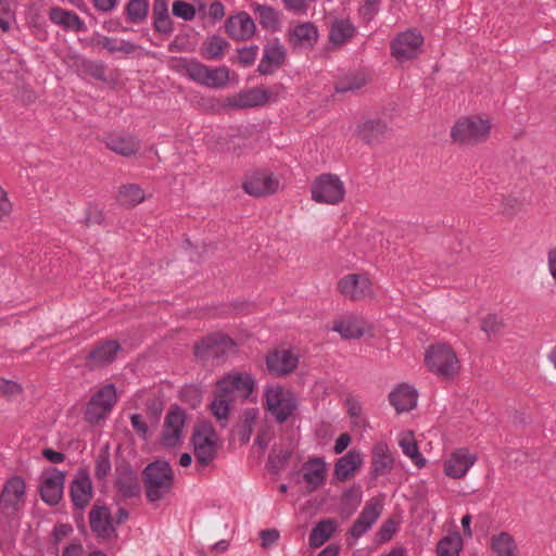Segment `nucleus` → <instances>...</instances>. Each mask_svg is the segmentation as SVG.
<instances>
[{
    "label": "nucleus",
    "mask_w": 556,
    "mask_h": 556,
    "mask_svg": "<svg viewBox=\"0 0 556 556\" xmlns=\"http://www.w3.org/2000/svg\"><path fill=\"white\" fill-rule=\"evenodd\" d=\"M477 459V455L470 453L468 448H457L444 462V473L450 478L460 479L467 475Z\"/></svg>",
    "instance_id": "nucleus-20"
},
{
    "label": "nucleus",
    "mask_w": 556,
    "mask_h": 556,
    "mask_svg": "<svg viewBox=\"0 0 556 556\" xmlns=\"http://www.w3.org/2000/svg\"><path fill=\"white\" fill-rule=\"evenodd\" d=\"M149 12L147 0H130L126 5V17L131 23H141Z\"/></svg>",
    "instance_id": "nucleus-45"
},
{
    "label": "nucleus",
    "mask_w": 556,
    "mask_h": 556,
    "mask_svg": "<svg viewBox=\"0 0 556 556\" xmlns=\"http://www.w3.org/2000/svg\"><path fill=\"white\" fill-rule=\"evenodd\" d=\"M112 470L110 453L106 450H102L96 457L94 460V478L99 481H103L108 478Z\"/></svg>",
    "instance_id": "nucleus-47"
},
{
    "label": "nucleus",
    "mask_w": 556,
    "mask_h": 556,
    "mask_svg": "<svg viewBox=\"0 0 556 556\" xmlns=\"http://www.w3.org/2000/svg\"><path fill=\"white\" fill-rule=\"evenodd\" d=\"M491 547L495 556H514L516 543L507 532H501L492 538Z\"/></svg>",
    "instance_id": "nucleus-42"
},
{
    "label": "nucleus",
    "mask_w": 556,
    "mask_h": 556,
    "mask_svg": "<svg viewBox=\"0 0 556 556\" xmlns=\"http://www.w3.org/2000/svg\"><path fill=\"white\" fill-rule=\"evenodd\" d=\"M547 266L552 278L556 282V248L551 249L547 253Z\"/></svg>",
    "instance_id": "nucleus-64"
},
{
    "label": "nucleus",
    "mask_w": 556,
    "mask_h": 556,
    "mask_svg": "<svg viewBox=\"0 0 556 556\" xmlns=\"http://www.w3.org/2000/svg\"><path fill=\"white\" fill-rule=\"evenodd\" d=\"M332 330L343 339H358L364 334V323L355 316H345L333 325Z\"/></svg>",
    "instance_id": "nucleus-35"
},
{
    "label": "nucleus",
    "mask_w": 556,
    "mask_h": 556,
    "mask_svg": "<svg viewBox=\"0 0 556 556\" xmlns=\"http://www.w3.org/2000/svg\"><path fill=\"white\" fill-rule=\"evenodd\" d=\"M71 501L75 509L84 511L93 496V486L86 469H79L70 485Z\"/></svg>",
    "instance_id": "nucleus-14"
},
{
    "label": "nucleus",
    "mask_w": 556,
    "mask_h": 556,
    "mask_svg": "<svg viewBox=\"0 0 556 556\" xmlns=\"http://www.w3.org/2000/svg\"><path fill=\"white\" fill-rule=\"evenodd\" d=\"M84 71L92 78L102 83L108 81L106 66L102 62L87 60L83 63Z\"/></svg>",
    "instance_id": "nucleus-50"
},
{
    "label": "nucleus",
    "mask_w": 556,
    "mask_h": 556,
    "mask_svg": "<svg viewBox=\"0 0 556 556\" xmlns=\"http://www.w3.org/2000/svg\"><path fill=\"white\" fill-rule=\"evenodd\" d=\"M338 522L332 518L323 519L312 529L308 542L312 547H320L337 531Z\"/></svg>",
    "instance_id": "nucleus-34"
},
{
    "label": "nucleus",
    "mask_w": 556,
    "mask_h": 556,
    "mask_svg": "<svg viewBox=\"0 0 556 556\" xmlns=\"http://www.w3.org/2000/svg\"><path fill=\"white\" fill-rule=\"evenodd\" d=\"M291 457V453L287 450H281L275 455H270L268 458L269 469L274 472H278L283 468Z\"/></svg>",
    "instance_id": "nucleus-53"
},
{
    "label": "nucleus",
    "mask_w": 556,
    "mask_h": 556,
    "mask_svg": "<svg viewBox=\"0 0 556 556\" xmlns=\"http://www.w3.org/2000/svg\"><path fill=\"white\" fill-rule=\"evenodd\" d=\"M299 363V357L289 350H275L266 356V366L270 374L278 377L292 372Z\"/></svg>",
    "instance_id": "nucleus-24"
},
{
    "label": "nucleus",
    "mask_w": 556,
    "mask_h": 556,
    "mask_svg": "<svg viewBox=\"0 0 556 556\" xmlns=\"http://www.w3.org/2000/svg\"><path fill=\"white\" fill-rule=\"evenodd\" d=\"M399 445L405 456L412 459V462L418 467H425L427 460L419 452L417 442L410 432L402 433L399 438Z\"/></svg>",
    "instance_id": "nucleus-37"
},
{
    "label": "nucleus",
    "mask_w": 556,
    "mask_h": 556,
    "mask_svg": "<svg viewBox=\"0 0 556 556\" xmlns=\"http://www.w3.org/2000/svg\"><path fill=\"white\" fill-rule=\"evenodd\" d=\"M65 475L59 469H50L42 473L40 484L41 500L50 505H56L62 498Z\"/></svg>",
    "instance_id": "nucleus-16"
},
{
    "label": "nucleus",
    "mask_w": 556,
    "mask_h": 556,
    "mask_svg": "<svg viewBox=\"0 0 556 556\" xmlns=\"http://www.w3.org/2000/svg\"><path fill=\"white\" fill-rule=\"evenodd\" d=\"M100 45L112 54H131L137 48L136 45L129 40L116 39L108 36L101 39Z\"/></svg>",
    "instance_id": "nucleus-44"
},
{
    "label": "nucleus",
    "mask_w": 556,
    "mask_h": 556,
    "mask_svg": "<svg viewBox=\"0 0 556 556\" xmlns=\"http://www.w3.org/2000/svg\"><path fill=\"white\" fill-rule=\"evenodd\" d=\"M117 402V393L114 384L101 387L89 400L86 407V420L90 424H99L106 418Z\"/></svg>",
    "instance_id": "nucleus-10"
},
{
    "label": "nucleus",
    "mask_w": 556,
    "mask_h": 556,
    "mask_svg": "<svg viewBox=\"0 0 556 556\" xmlns=\"http://www.w3.org/2000/svg\"><path fill=\"white\" fill-rule=\"evenodd\" d=\"M172 12L174 16L184 21H192L195 17V5L182 0H176L172 5Z\"/></svg>",
    "instance_id": "nucleus-49"
},
{
    "label": "nucleus",
    "mask_w": 556,
    "mask_h": 556,
    "mask_svg": "<svg viewBox=\"0 0 556 556\" xmlns=\"http://www.w3.org/2000/svg\"><path fill=\"white\" fill-rule=\"evenodd\" d=\"M286 58V49L280 43L268 45L264 49V54L257 66V72L261 75L273 74L280 65H282Z\"/></svg>",
    "instance_id": "nucleus-30"
},
{
    "label": "nucleus",
    "mask_w": 556,
    "mask_h": 556,
    "mask_svg": "<svg viewBox=\"0 0 556 556\" xmlns=\"http://www.w3.org/2000/svg\"><path fill=\"white\" fill-rule=\"evenodd\" d=\"M387 130V125L380 119H364L356 128L357 136L368 144L379 142Z\"/></svg>",
    "instance_id": "nucleus-33"
},
{
    "label": "nucleus",
    "mask_w": 556,
    "mask_h": 556,
    "mask_svg": "<svg viewBox=\"0 0 556 556\" xmlns=\"http://www.w3.org/2000/svg\"><path fill=\"white\" fill-rule=\"evenodd\" d=\"M169 16L168 4L166 0H154L152 7V20H161Z\"/></svg>",
    "instance_id": "nucleus-60"
},
{
    "label": "nucleus",
    "mask_w": 556,
    "mask_h": 556,
    "mask_svg": "<svg viewBox=\"0 0 556 556\" xmlns=\"http://www.w3.org/2000/svg\"><path fill=\"white\" fill-rule=\"evenodd\" d=\"M503 326L502 320L496 315H488L481 325V329L488 334L492 336L497 333Z\"/></svg>",
    "instance_id": "nucleus-54"
},
{
    "label": "nucleus",
    "mask_w": 556,
    "mask_h": 556,
    "mask_svg": "<svg viewBox=\"0 0 556 556\" xmlns=\"http://www.w3.org/2000/svg\"><path fill=\"white\" fill-rule=\"evenodd\" d=\"M228 47L229 42L225 38L214 34L203 45V56L207 60H218Z\"/></svg>",
    "instance_id": "nucleus-41"
},
{
    "label": "nucleus",
    "mask_w": 556,
    "mask_h": 556,
    "mask_svg": "<svg viewBox=\"0 0 556 556\" xmlns=\"http://www.w3.org/2000/svg\"><path fill=\"white\" fill-rule=\"evenodd\" d=\"M122 350L116 340H105L96 344L86 356L87 365L90 368H98L113 363Z\"/></svg>",
    "instance_id": "nucleus-23"
},
{
    "label": "nucleus",
    "mask_w": 556,
    "mask_h": 556,
    "mask_svg": "<svg viewBox=\"0 0 556 556\" xmlns=\"http://www.w3.org/2000/svg\"><path fill=\"white\" fill-rule=\"evenodd\" d=\"M327 472L328 465L324 457H309L302 465V479L307 492L313 493L321 488L326 482Z\"/></svg>",
    "instance_id": "nucleus-19"
},
{
    "label": "nucleus",
    "mask_w": 556,
    "mask_h": 556,
    "mask_svg": "<svg viewBox=\"0 0 556 556\" xmlns=\"http://www.w3.org/2000/svg\"><path fill=\"white\" fill-rule=\"evenodd\" d=\"M417 390L406 383L396 386L389 394V402L401 414L409 412L417 405Z\"/></svg>",
    "instance_id": "nucleus-28"
},
{
    "label": "nucleus",
    "mask_w": 556,
    "mask_h": 556,
    "mask_svg": "<svg viewBox=\"0 0 556 556\" xmlns=\"http://www.w3.org/2000/svg\"><path fill=\"white\" fill-rule=\"evenodd\" d=\"M394 457L384 441L376 442L371 451V473L374 477L390 473L394 468Z\"/></svg>",
    "instance_id": "nucleus-26"
},
{
    "label": "nucleus",
    "mask_w": 556,
    "mask_h": 556,
    "mask_svg": "<svg viewBox=\"0 0 556 556\" xmlns=\"http://www.w3.org/2000/svg\"><path fill=\"white\" fill-rule=\"evenodd\" d=\"M219 390L226 392L235 401L236 396L247 400L255 386V380L248 372L228 375L217 382Z\"/></svg>",
    "instance_id": "nucleus-18"
},
{
    "label": "nucleus",
    "mask_w": 556,
    "mask_h": 556,
    "mask_svg": "<svg viewBox=\"0 0 556 556\" xmlns=\"http://www.w3.org/2000/svg\"><path fill=\"white\" fill-rule=\"evenodd\" d=\"M180 64L190 80L207 88L222 89L229 80V70L226 66L208 67L197 59H182Z\"/></svg>",
    "instance_id": "nucleus-5"
},
{
    "label": "nucleus",
    "mask_w": 556,
    "mask_h": 556,
    "mask_svg": "<svg viewBox=\"0 0 556 556\" xmlns=\"http://www.w3.org/2000/svg\"><path fill=\"white\" fill-rule=\"evenodd\" d=\"M362 490L359 485H352L344 490L341 496V505L349 515L353 514L362 502Z\"/></svg>",
    "instance_id": "nucleus-46"
},
{
    "label": "nucleus",
    "mask_w": 556,
    "mask_h": 556,
    "mask_svg": "<svg viewBox=\"0 0 556 556\" xmlns=\"http://www.w3.org/2000/svg\"><path fill=\"white\" fill-rule=\"evenodd\" d=\"M425 361L432 372L444 378H450L459 370V362L455 352L444 343L430 345Z\"/></svg>",
    "instance_id": "nucleus-7"
},
{
    "label": "nucleus",
    "mask_w": 556,
    "mask_h": 556,
    "mask_svg": "<svg viewBox=\"0 0 556 556\" xmlns=\"http://www.w3.org/2000/svg\"><path fill=\"white\" fill-rule=\"evenodd\" d=\"M383 511V501L379 497L369 498L363 509L361 510L357 518L350 527L348 534L354 539L359 540L364 536L374 525L378 521Z\"/></svg>",
    "instance_id": "nucleus-12"
},
{
    "label": "nucleus",
    "mask_w": 556,
    "mask_h": 556,
    "mask_svg": "<svg viewBox=\"0 0 556 556\" xmlns=\"http://www.w3.org/2000/svg\"><path fill=\"white\" fill-rule=\"evenodd\" d=\"M242 188L244 192L254 197L273 194L279 188V180L267 170H256L247 176Z\"/></svg>",
    "instance_id": "nucleus-17"
},
{
    "label": "nucleus",
    "mask_w": 556,
    "mask_h": 556,
    "mask_svg": "<svg viewBox=\"0 0 556 556\" xmlns=\"http://www.w3.org/2000/svg\"><path fill=\"white\" fill-rule=\"evenodd\" d=\"M365 85V80L363 78H358L355 76H348L345 78L340 79L334 89L338 93H344L348 91H354L362 88Z\"/></svg>",
    "instance_id": "nucleus-52"
},
{
    "label": "nucleus",
    "mask_w": 556,
    "mask_h": 556,
    "mask_svg": "<svg viewBox=\"0 0 556 556\" xmlns=\"http://www.w3.org/2000/svg\"><path fill=\"white\" fill-rule=\"evenodd\" d=\"M21 392V386L12 380H0V395L11 396Z\"/></svg>",
    "instance_id": "nucleus-62"
},
{
    "label": "nucleus",
    "mask_w": 556,
    "mask_h": 556,
    "mask_svg": "<svg viewBox=\"0 0 556 556\" xmlns=\"http://www.w3.org/2000/svg\"><path fill=\"white\" fill-rule=\"evenodd\" d=\"M338 288L345 298L359 300L371 293V281L365 275L349 274L340 279Z\"/></svg>",
    "instance_id": "nucleus-22"
},
{
    "label": "nucleus",
    "mask_w": 556,
    "mask_h": 556,
    "mask_svg": "<svg viewBox=\"0 0 556 556\" xmlns=\"http://www.w3.org/2000/svg\"><path fill=\"white\" fill-rule=\"evenodd\" d=\"M460 539L458 536H444L437 546L438 556H458Z\"/></svg>",
    "instance_id": "nucleus-48"
},
{
    "label": "nucleus",
    "mask_w": 556,
    "mask_h": 556,
    "mask_svg": "<svg viewBox=\"0 0 556 556\" xmlns=\"http://www.w3.org/2000/svg\"><path fill=\"white\" fill-rule=\"evenodd\" d=\"M425 38L415 28L397 34L390 42L391 55L400 63L417 59L422 52Z\"/></svg>",
    "instance_id": "nucleus-8"
},
{
    "label": "nucleus",
    "mask_w": 556,
    "mask_h": 556,
    "mask_svg": "<svg viewBox=\"0 0 556 556\" xmlns=\"http://www.w3.org/2000/svg\"><path fill=\"white\" fill-rule=\"evenodd\" d=\"M280 534L276 529H266L260 532L261 544L263 547L268 548L277 544Z\"/></svg>",
    "instance_id": "nucleus-56"
},
{
    "label": "nucleus",
    "mask_w": 556,
    "mask_h": 556,
    "mask_svg": "<svg viewBox=\"0 0 556 556\" xmlns=\"http://www.w3.org/2000/svg\"><path fill=\"white\" fill-rule=\"evenodd\" d=\"M212 24H216L225 16V7L220 1H214L210 4L207 15Z\"/></svg>",
    "instance_id": "nucleus-57"
},
{
    "label": "nucleus",
    "mask_w": 556,
    "mask_h": 556,
    "mask_svg": "<svg viewBox=\"0 0 556 556\" xmlns=\"http://www.w3.org/2000/svg\"><path fill=\"white\" fill-rule=\"evenodd\" d=\"M191 442L195 460L202 467L208 466L216 457V433L211 427L198 428L192 434Z\"/></svg>",
    "instance_id": "nucleus-11"
},
{
    "label": "nucleus",
    "mask_w": 556,
    "mask_h": 556,
    "mask_svg": "<svg viewBox=\"0 0 556 556\" xmlns=\"http://www.w3.org/2000/svg\"><path fill=\"white\" fill-rule=\"evenodd\" d=\"M257 46L244 47L239 50L238 59L241 64L249 66L254 63L257 55Z\"/></svg>",
    "instance_id": "nucleus-55"
},
{
    "label": "nucleus",
    "mask_w": 556,
    "mask_h": 556,
    "mask_svg": "<svg viewBox=\"0 0 556 556\" xmlns=\"http://www.w3.org/2000/svg\"><path fill=\"white\" fill-rule=\"evenodd\" d=\"M89 523L98 538L108 539L115 531L112 515L106 506L94 505L89 513Z\"/></svg>",
    "instance_id": "nucleus-29"
},
{
    "label": "nucleus",
    "mask_w": 556,
    "mask_h": 556,
    "mask_svg": "<svg viewBox=\"0 0 556 556\" xmlns=\"http://www.w3.org/2000/svg\"><path fill=\"white\" fill-rule=\"evenodd\" d=\"M12 212V204L8 198L7 191L0 186V223L4 220Z\"/></svg>",
    "instance_id": "nucleus-61"
},
{
    "label": "nucleus",
    "mask_w": 556,
    "mask_h": 556,
    "mask_svg": "<svg viewBox=\"0 0 556 556\" xmlns=\"http://www.w3.org/2000/svg\"><path fill=\"white\" fill-rule=\"evenodd\" d=\"M130 422L132 428L141 434L143 438H147L149 427L144 420V418L140 414H132L130 417Z\"/></svg>",
    "instance_id": "nucleus-63"
},
{
    "label": "nucleus",
    "mask_w": 556,
    "mask_h": 556,
    "mask_svg": "<svg viewBox=\"0 0 556 556\" xmlns=\"http://www.w3.org/2000/svg\"><path fill=\"white\" fill-rule=\"evenodd\" d=\"M153 29L162 35H170L174 31V23L170 16L153 21Z\"/></svg>",
    "instance_id": "nucleus-59"
},
{
    "label": "nucleus",
    "mask_w": 556,
    "mask_h": 556,
    "mask_svg": "<svg viewBox=\"0 0 556 556\" xmlns=\"http://www.w3.org/2000/svg\"><path fill=\"white\" fill-rule=\"evenodd\" d=\"M26 505V482L20 476L9 478L0 493V514L8 521H18Z\"/></svg>",
    "instance_id": "nucleus-3"
},
{
    "label": "nucleus",
    "mask_w": 556,
    "mask_h": 556,
    "mask_svg": "<svg viewBox=\"0 0 556 556\" xmlns=\"http://www.w3.org/2000/svg\"><path fill=\"white\" fill-rule=\"evenodd\" d=\"M49 18L52 23L64 29L83 31L86 28L85 22L75 12L64 10L60 7L50 9Z\"/></svg>",
    "instance_id": "nucleus-31"
},
{
    "label": "nucleus",
    "mask_w": 556,
    "mask_h": 556,
    "mask_svg": "<svg viewBox=\"0 0 556 556\" xmlns=\"http://www.w3.org/2000/svg\"><path fill=\"white\" fill-rule=\"evenodd\" d=\"M147 498L154 503L163 500L174 484V472L168 462L154 460L142 471Z\"/></svg>",
    "instance_id": "nucleus-1"
},
{
    "label": "nucleus",
    "mask_w": 556,
    "mask_h": 556,
    "mask_svg": "<svg viewBox=\"0 0 556 556\" xmlns=\"http://www.w3.org/2000/svg\"><path fill=\"white\" fill-rule=\"evenodd\" d=\"M318 38V30L313 23L304 22L295 25L290 31V42L294 46H313Z\"/></svg>",
    "instance_id": "nucleus-36"
},
{
    "label": "nucleus",
    "mask_w": 556,
    "mask_h": 556,
    "mask_svg": "<svg viewBox=\"0 0 556 556\" xmlns=\"http://www.w3.org/2000/svg\"><path fill=\"white\" fill-rule=\"evenodd\" d=\"M104 142L108 149L125 157L135 155L140 149V140L124 132L110 134Z\"/></svg>",
    "instance_id": "nucleus-27"
},
{
    "label": "nucleus",
    "mask_w": 556,
    "mask_h": 556,
    "mask_svg": "<svg viewBox=\"0 0 556 556\" xmlns=\"http://www.w3.org/2000/svg\"><path fill=\"white\" fill-rule=\"evenodd\" d=\"M185 421L186 414L184 409L178 406L169 409L165 416L161 435V442L165 447H174L180 442Z\"/></svg>",
    "instance_id": "nucleus-15"
},
{
    "label": "nucleus",
    "mask_w": 556,
    "mask_h": 556,
    "mask_svg": "<svg viewBox=\"0 0 556 556\" xmlns=\"http://www.w3.org/2000/svg\"><path fill=\"white\" fill-rule=\"evenodd\" d=\"M253 11L258 14L260 23L264 29L277 31L280 29V13L267 4H254Z\"/></svg>",
    "instance_id": "nucleus-38"
},
{
    "label": "nucleus",
    "mask_w": 556,
    "mask_h": 556,
    "mask_svg": "<svg viewBox=\"0 0 556 556\" xmlns=\"http://www.w3.org/2000/svg\"><path fill=\"white\" fill-rule=\"evenodd\" d=\"M354 33L355 27L350 20H336L330 27L329 39L334 45H342L350 40Z\"/></svg>",
    "instance_id": "nucleus-39"
},
{
    "label": "nucleus",
    "mask_w": 556,
    "mask_h": 556,
    "mask_svg": "<svg viewBox=\"0 0 556 556\" xmlns=\"http://www.w3.org/2000/svg\"><path fill=\"white\" fill-rule=\"evenodd\" d=\"M263 397L265 408L278 424H285L298 409L295 394L281 384H267L264 388Z\"/></svg>",
    "instance_id": "nucleus-2"
},
{
    "label": "nucleus",
    "mask_w": 556,
    "mask_h": 556,
    "mask_svg": "<svg viewBox=\"0 0 556 556\" xmlns=\"http://www.w3.org/2000/svg\"><path fill=\"white\" fill-rule=\"evenodd\" d=\"M114 486L124 500L139 498L142 493L139 477L128 464L116 466Z\"/></svg>",
    "instance_id": "nucleus-13"
},
{
    "label": "nucleus",
    "mask_w": 556,
    "mask_h": 556,
    "mask_svg": "<svg viewBox=\"0 0 556 556\" xmlns=\"http://www.w3.org/2000/svg\"><path fill=\"white\" fill-rule=\"evenodd\" d=\"M146 199L144 191L137 184L122 185L118 189V201L126 206H136Z\"/></svg>",
    "instance_id": "nucleus-40"
},
{
    "label": "nucleus",
    "mask_w": 556,
    "mask_h": 556,
    "mask_svg": "<svg viewBox=\"0 0 556 556\" xmlns=\"http://www.w3.org/2000/svg\"><path fill=\"white\" fill-rule=\"evenodd\" d=\"M363 462V456L359 451L350 450L336 460L333 479L339 482L346 481L362 467Z\"/></svg>",
    "instance_id": "nucleus-25"
},
{
    "label": "nucleus",
    "mask_w": 556,
    "mask_h": 556,
    "mask_svg": "<svg viewBox=\"0 0 556 556\" xmlns=\"http://www.w3.org/2000/svg\"><path fill=\"white\" fill-rule=\"evenodd\" d=\"M269 99V92L265 89L253 88L242 91L229 101V105L238 109L263 105Z\"/></svg>",
    "instance_id": "nucleus-32"
},
{
    "label": "nucleus",
    "mask_w": 556,
    "mask_h": 556,
    "mask_svg": "<svg viewBox=\"0 0 556 556\" xmlns=\"http://www.w3.org/2000/svg\"><path fill=\"white\" fill-rule=\"evenodd\" d=\"M225 29L232 40L247 41L254 36L256 25L247 12H239L228 16Z\"/></svg>",
    "instance_id": "nucleus-21"
},
{
    "label": "nucleus",
    "mask_w": 556,
    "mask_h": 556,
    "mask_svg": "<svg viewBox=\"0 0 556 556\" xmlns=\"http://www.w3.org/2000/svg\"><path fill=\"white\" fill-rule=\"evenodd\" d=\"M381 0H364L359 13L366 20H371L378 12V5Z\"/></svg>",
    "instance_id": "nucleus-58"
},
{
    "label": "nucleus",
    "mask_w": 556,
    "mask_h": 556,
    "mask_svg": "<svg viewBox=\"0 0 556 556\" xmlns=\"http://www.w3.org/2000/svg\"><path fill=\"white\" fill-rule=\"evenodd\" d=\"M233 403V400L230 395H228L226 392L219 390V387L217 386L214 400L212 401L211 408L214 414V416L218 420H226L228 418L231 404Z\"/></svg>",
    "instance_id": "nucleus-43"
},
{
    "label": "nucleus",
    "mask_w": 556,
    "mask_h": 556,
    "mask_svg": "<svg viewBox=\"0 0 556 556\" xmlns=\"http://www.w3.org/2000/svg\"><path fill=\"white\" fill-rule=\"evenodd\" d=\"M237 352L238 344L235 340L220 332L206 336L194 346V354L198 358L211 359L217 365L235 356Z\"/></svg>",
    "instance_id": "nucleus-4"
},
{
    "label": "nucleus",
    "mask_w": 556,
    "mask_h": 556,
    "mask_svg": "<svg viewBox=\"0 0 556 556\" xmlns=\"http://www.w3.org/2000/svg\"><path fill=\"white\" fill-rule=\"evenodd\" d=\"M397 531V522L393 518H389L382 522L378 532L376 533V540L378 543H387L392 540L393 535Z\"/></svg>",
    "instance_id": "nucleus-51"
},
{
    "label": "nucleus",
    "mask_w": 556,
    "mask_h": 556,
    "mask_svg": "<svg viewBox=\"0 0 556 556\" xmlns=\"http://www.w3.org/2000/svg\"><path fill=\"white\" fill-rule=\"evenodd\" d=\"M312 199L318 203L336 205L343 201L345 187L333 174H321L312 185Z\"/></svg>",
    "instance_id": "nucleus-9"
},
{
    "label": "nucleus",
    "mask_w": 556,
    "mask_h": 556,
    "mask_svg": "<svg viewBox=\"0 0 556 556\" xmlns=\"http://www.w3.org/2000/svg\"><path fill=\"white\" fill-rule=\"evenodd\" d=\"M491 130L488 119L465 116L459 118L452 127L451 136L460 144H477L486 140Z\"/></svg>",
    "instance_id": "nucleus-6"
}]
</instances>
